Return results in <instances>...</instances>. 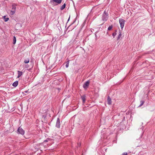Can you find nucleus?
<instances>
[{
  "mask_svg": "<svg viewBox=\"0 0 155 155\" xmlns=\"http://www.w3.org/2000/svg\"><path fill=\"white\" fill-rule=\"evenodd\" d=\"M144 102L145 101L144 100H141L140 101V105L139 106V107H140L142 106L143 105V104Z\"/></svg>",
  "mask_w": 155,
  "mask_h": 155,
  "instance_id": "obj_11",
  "label": "nucleus"
},
{
  "mask_svg": "<svg viewBox=\"0 0 155 155\" xmlns=\"http://www.w3.org/2000/svg\"><path fill=\"white\" fill-rule=\"evenodd\" d=\"M18 81H16L13 83L12 85L14 87H16L18 85Z\"/></svg>",
  "mask_w": 155,
  "mask_h": 155,
  "instance_id": "obj_9",
  "label": "nucleus"
},
{
  "mask_svg": "<svg viewBox=\"0 0 155 155\" xmlns=\"http://www.w3.org/2000/svg\"><path fill=\"white\" fill-rule=\"evenodd\" d=\"M4 20L5 21H8L9 18H5V16H4Z\"/></svg>",
  "mask_w": 155,
  "mask_h": 155,
  "instance_id": "obj_16",
  "label": "nucleus"
},
{
  "mask_svg": "<svg viewBox=\"0 0 155 155\" xmlns=\"http://www.w3.org/2000/svg\"><path fill=\"white\" fill-rule=\"evenodd\" d=\"M69 66V61H68L67 62V63L65 66L66 68H68V67Z\"/></svg>",
  "mask_w": 155,
  "mask_h": 155,
  "instance_id": "obj_19",
  "label": "nucleus"
},
{
  "mask_svg": "<svg viewBox=\"0 0 155 155\" xmlns=\"http://www.w3.org/2000/svg\"><path fill=\"white\" fill-rule=\"evenodd\" d=\"M119 21L120 24L121 28L122 30L124 26L125 21L124 19L120 18L119 19Z\"/></svg>",
  "mask_w": 155,
  "mask_h": 155,
  "instance_id": "obj_2",
  "label": "nucleus"
},
{
  "mask_svg": "<svg viewBox=\"0 0 155 155\" xmlns=\"http://www.w3.org/2000/svg\"><path fill=\"white\" fill-rule=\"evenodd\" d=\"M24 66L26 68H28L29 67V66L28 64H25Z\"/></svg>",
  "mask_w": 155,
  "mask_h": 155,
  "instance_id": "obj_21",
  "label": "nucleus"
},
{
  "mask_svg": "<svg viewBox=\"0 0 155 155\" xmlns=\"http://www.w3.org/2000/svg\"><path fill=\"white\" fill-rule=\"evenodd\" d=\"M60 121L59 118H58L56 121V127L58 128L60 127Z\"/></svg>",
  "mask_w": 155,
  "mask_h": 155,
  "instance_id": "obj_6",
  "label": "nucleus"
},
{
  "mask_svg": "<svg viewBox=\"0 0 155 155\" xmlns=\"http://www.w3.org/2000/svg\"><path fill=\"white\" fill-rule=\"evenodd\" d=\"M81 98H82V100L83 102L84 103V102L86 100L85 97H81Z\"/></svg>",
  "mask_w": 155,
  "mask_h": 155,
  "instance_id": "obj_18",
  "label": "nucleus"
},
{
  "mask_svg": "<svg viewBox=\"0 0 155 155\" xmlns=\"http://www.w3.org/2000/svg\"><path fill=\"white\" fill-rule=\"evenodd\" d=\"M47 141H48L47 140H45L44 141V142H47Z\"/></svg>",
  "mask_w": 155,
  "mask_h": 155,
  "instance_id": "obj_23",
  "label": "nucleus"
},
{
  "mask_svg": "<svg viewBox=\"0 0 155 155\" xmlns=\"http://www.w3.org/2000/svg\"><path fill=\"white\" fill-rule=\"evenodd\" d=\"M90 82L89 81H87L83 85V87L85 89H86L88 87L89 84Z\"/></svg>",
  "mask_w": 155,
  "mask_h": 155,
  "instance_id": "obj_5",
  "label": "nucleus"
},
{
  "mask_svg": "<svg viewBox=\"0 0 155 155\" xmlns=\"http://www.w3.org/2000/svg\"><path fill=\"white\" fill-rule=\"evenodd\" d=\"M112 27H113V26L112 25L109 26L108 28V30H109V31L110 30L112 29Z\"/></svg>",
  "mask_w": 155,
  "mask_h": 155,
  "instance_id": "obj_17",
  "label": "nucleus"
},
{
  "mask_svg": "<svg viewBox=\"0 0 155 155\" xmlns=\"http://www.w3.org/2000/svg\"><path fill=\"white\" fill-rule=\"evenodd\" d=\"M66 6L65 3H64L61 7L60 9L61 10H63L65 8Z\"/></svg>",
  "mask_w": 155,
  "mask_h": 155,
  "instance_id": "obj_12",
  "label": "nucleus"
},
{
  "mask_svg": "<svg viewBox=\"0 0 155 155\" xmlns=\"http://www.w3.org/2000/svg\"><path fill=\"white\" fill-rule=\"evenodd\" d=\"M127 152H124L121 155H127Z\"/></svg>",
  "mask_w": 155,
  "mask_h": 155,
  "instance_id": "obj_22",
  "label": "nucleus"
},
{
  "mask_svg": "<svg viewBox=\"0 0 155 155\" xmlns=\"http://www.w3.org/2000/svg\"><path fill=\"white\" fill-rule=\"evenodd\" d=\"M78 144V145L79 146H80V145H81L80 144Z\"/></svg>",
  "mask_w": 155,
  "mask_h": 155,
  "instance_id": "obj_24",
  "label": "nucleus"
},
{
  "mask_svg": "<svg viewBox=\"0 0 155 155\" xmlns=\"http://www.w3.org/2000/svg\"><path fill=\"white\" fill-rule=\"evenodd\" d=\"M18 78H19L23 74V73L21 71H18Z\"/></svg>",
  "mask_w": 155,
  "mask_h": 155,
  "instance_id": "obj_10",
  "label": "nucleus"
},
{
  "mask_svg": "<svg viewBox=\"0 0 155 155\" xmlns=\"http://www.w3.org/2000/svg\"><path fill=\"white\" fill-rule=\"evenodd\" d=\"M25 92L26 93H27V91H25Z\"/></svg>",
  "mask_w": 155,
  "mask_h": 155,
  "instance_id": "obj_25",
  "label": "nucleus"
},
{
  "mask_svg": "<svg viewBox=\"0 0 155 155\" xmlns=\"http://www.w3.org/2000/svg\"><path fill=\"white\" fill-rule=\"evenodd\" d=\"M29 62V59L28 58H27L26 59H25L24 61V62L25 64H27Z\"/></svg>",
  "mask_w": 155,
  "mask_h": 155,
  "instance_id": "obj_13",
  "label": "nucleus"
},
{
  "mask_svg": "<svg viewBox=\"0 0 155 155\" xmlns=\"http://www.w3.org/2000/svg\"><path fill=\"white\" fill-rule=\"evenodd\" d=\"M108 18V13L105 12V11L104 13L103 14L102 17V20L103 21H106Z\"/></svg>",
  "mask_w": 155,
  "mask_h": 155,
  "instance_id": "obj_1",
  "label": "nucleus"
},
{
  "mask_svg": "<svg viewBox=\"0 0 155 155\" xmlns=\"http://www.w3.org/2000/svg\"><path fill=\"white\" fill-rule=\"evenodd\" d=\"M111 100V99L110 98V97H108L107 101L108 102V104H111L112 101Z\"/></svg>",
  "mask_w": 155,
  "mask_h": 155,
  "instance_id": "obj_8",
  "label": "nucleus"
},
{
  "mask_svg": "<svg viewBox=\"0 0 155 155\" xmlns=\"http://www.w3.org/2000/svg\"><path fill=\"white\" fill-rule=\"evenodd\" d=\"M17 133L18 134L23 135L25 134V131L20 127H19L17 130Z\"/></svg>",
  "mask_w": 155,
  "mask_h": 155,
  "instance_id": "obj_3",
  "label": "nucleus"
},
{
  "mask_svg": "<svg viewBox=\"0 0 155 155\" xmlns=\"http://www.w3.org/2000/svg\"><path fill=\"white\" fill-rule=\"evenodd\" d=\"M16 7L15 5H12V10L11 11L10 14L12 15H13L15 12V9H16Z\"/></svg>",
  "mask_w": 155,
  "mask_h": 155,
  "instance_id": "obj_4",
  "label": "nucleus"
},
{
  "mask_svg": "<svg viewBox=\"0 0 155 155\" xmlns=\"http://www.w3.org/2000/svg\"><path fill=\"white\" fill-rule=\"evenodd\" d=\"M13 41V44H15L16 42V38L15 36L14 37Z\"/></svg>",
  "mask_w": 155,
  "mask_h": 155,
  "instance_id": "obj_15",
  "label": "nucleus"
},
{
  "mask_svg": "<svg viewBox=\"0 0 155 155\" xmlns=\"http://www.w3.org/2000/svg\"><path fill=\"white\" fill-rule=\"evenodd\" d=\"M122 35L121 34V32L120 31L119 32V35L118 36V37H117V40H118L120 39V38H121Z\"/></svg>",
  "mask_w": 155,
  "mask_h": 155,
  "instance_id": "obj_14",
  "label": "nucleus"
},
{
  "mask_svg": "<svg viewBox=\"0 0 155 155\" xmlns=\"http://www.w3.org/2000/svg\"><path fill=\"white\" fill-rule=\"evenodd\" d=\"M117 34L116 32H114L112 34V35L114 36V38L116 35Z\"/></svg>",
  "mask_w": 155,
  "mask_h": 155,
  "instance_id": "obj_20",
  "label": "nucleus"
},
{
  "mask_svg": "<svg viewBox=\"0 0 155 155\" xmlns=\"http://www.w3.org/2000/svg\"><path fill=\"white\" fill-rule=\"evenodd\" d=\"M62 1V0H51V2H55L58 4H60Z\"/></svg>",
  "mask_w": 155,
  "mask_h": 155,
  "instance_id": "obj_7",
  "label": "nucleus"
}]
</instances>
